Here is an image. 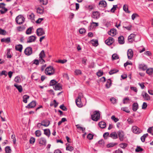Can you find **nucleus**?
<instances>
[{
	"label": "nucleus",
	"instance_id": "nucleus-31",
	"mask_svg": "<svg viewBox=\"0 0 153 153\" xmlns=\"http://www.w3.org/2000/svg\"><path fill=\"white\" fill-rule=\"evenodd\" d=\"M33 29V27H30L29 28H28L26 30V33L27 34L29 35L30 34L32 33V30Z\"/></svg>",
	"mask_w": 153,
	"mask_h": 153
},
{
	"label": "nucleus",
	"instance_id": "nucleus-10",
	"mask_svg": "<svg viewBox=\"0 0 153 153\" xmlns=\"http://www.w3.org/2000/svg\"><path fill=\"white\" fill-rule=\"evenodd\" d=\"M114 41V39L113 38L109 37L105 41V42L108 45H110L113 43Z\"/></svg>",
	"mask_w": 153,
	"mask_h": 153
},
{
	"label": "nucleus",
	"instance_id": "nucleus-45",
	"mask_svg": "<svg viewBox=\"0 0 153 153\" xmlns=\"http://www.w3.org/2000/svg\"><path fill=\"white\" fill-rule=\"evenodd\" d=\"M128 146V144L126 143H122L119 144V146L120 147L123 149H125Z\"/></svg>",
	"mask_w": 153,
	"mask_h": 153
},
{
	"label": "nucleus",
	"instance_id": "nucleus-4",
	"mask_svg": "<svg viewBox=\"0 0 153 153\" xmlns=\"http://www.w3.org/2000/svg\"><path fill=\"white\" fill-rule=\"evenodd\" d=\"M25 53L27 56H30L32 53V49L30 47H28L25 48L24 51Z\"/></svg>",
	"mask_w": 153,
	"mask_h": 153
},
{
	"label": "nucleus",
	"instance_id": "nucleus-51",
	"mask_svg": "<svg viewBox=\"0 0 153 153\" xmlns=\"http://www.w3.org/2000/svg\"><path fill=\"white\" fill-rule=\"evenodd\" d=\"M83 97V94L82 93H79L78 94V97L76 99L80 100L81 99V98Z\"/></svg>",
	"mask_w": 153,
	"mask_h": 153
},
{
	"label": "nucleus",
	"instance_id": "nucleus-39",
	"mask_svg": "<svg viewBox=\"0 0 153 153\" xmlns=\"http://www.w3.org/2000/svg\"><path fill=\"white\" fill-rule=\"evenodd\" d=\"M143 150V149L141 148L140 146H137L135 149L136 152H142Z\"/></svg>",
	"mask_w": 153,
	"mask_h": 153
},
{
	"label": "nucleus",
	"instance_id": "nucleus-41",
	"mask_svg": "<svg viewBox=\"0 0 153 153\" xmlns=\"http://www.w3.org/2000/svg\"><path fill=\"white\" fill-rule=\"evenodd\" d=\"M130 100V99L127 97L125 98L123 100V103L124 104H127L128 103H129V101Z\"/></svg>",
	"mask_w": 153,
	"mask_h": 153
},
{
	"label": "nucleus",
	"instance_id": "nucleus-17",
	"mask_svg": "<svg viewBox=\"0 0 153 153\" xmlns=\"http://www.w3.org/2000/svg\"><path fill=\"white\" fill-rule=\"evenodd\" d=\"M15 49L17 51L21 52L23 49V46L21 44H18L16 45L15 46Z\"/></svg>",
	"mask_w": 153,
	"mask_h": 153
},
{
	"label": "nucleus",
	"instance_id": "nucleus-15",
	"mask_svg": "<svg viewBox=\"0 0 153 153\" xmlns=\"http://www.w3.org/2000/svg\"><path fill=\"white\" fill-rule=\"evenodd\" d=\"M142 95L145 100H150V97L146 92H143L142 93Z\"/></svg>",
	"mask_w": 153,
	"mask_h": 153
},
{
	"label": "nucleus",
	"instance_id": "nucleus-46",
	"mask_svg": "<svg viewBox=\"0 0 153 153\" xmlns=\"http://www.w3.org/2000/svg\"><path fill=\"white\" fill-rule=\"evenodd\" d=\"M35 134L36 136L37 137H40L41 135V133L40 131L38 130L35 131Z\"/></svg>",
	"mask_w": 153,
	"mask_h": 153
},
{
	"label": "nucleus",
	"instance_id": "nucleus-34",
	"mask_svg": "<svg viewBox=\"0 0 153 153\" xmlns=\"http://www.w3.org/2000/svg\"><path fill=\"white\" fill-rule=\"evenodd\" d=\"M42 122V126L45 127L48 126L50 124V122L49 121H45L43 120Z\"/></svg>",
	"mask_w": 153,
	"mask_h": 153
},
{
	"label": "nucleus",
	"instance_id": "nucleus-7",
	"mask_svg": "<svg viewBox=\"0 0 153 153\" xmlns=\"http://www.w3.org/2000/svg\"><path fill=\"white\" fill-rule=\"evenodd\" d=\"M132 131L135 134H139L141 131V130L137 126H134L132 127Z\"/></svg>",
	"mask_w": 153,
	"mask_h": 153
},
{
	"label": "nucleus",
	"instance_id": "nucleus-57",
	"mask_svg": "<svg viewBox=\"0 0 153 153\" xmlns=\"http://www.w3.org/2000/svg\"><path fill=\"white\" fill-rule=\"evenodd\" d=\"M7 8H3L1 10H0V12L1 14L4 13L7 11Z\"/></svg>",
	"mask_w": 153,
	"mask_h": 153
},
{
	"label": "nucleus",
	"instance_id": "nucleus-22",
	"mask_svg": "<svg viewBox=\"0 0 153 153\" xmlns=\"http://www.w3.org/2000/svg\"><path fill=\"white\" fill-rule=\"evenodd\" d=\"M99 5L100 7H105L107 6V3L105 1L102 0L99 2Z\"/></svg>",
	"mask_w": 153,
	"mask_h": 153
},
{
	"label": "nucleus",
	"instance_id": "nucleus-19",
	"mask_svg": "<svg viewBox=\"0 0 153 153\" xmlns=\"http://www.w3.org/2000/svg\"><path fill=\"white\" fill-rule=\"evenodd\" d=\"M39 143L42 145L45 146L46 144V140L44 138L42 137L39 140Z\"/></svg>",
	"mask_w": 153,
	"mask_h": 153
},
{
	"label": "nucleus",
	"instance_id": "nucleus-8",
	"mask_svg": "<svg viewBox=\"0 0 153 153\" xmlns=\"http://www.w3.org/2000/svg\"><path fill=\"white\" fill-rule=\"evenodd\" d=\"M127 55L128 59H131L133 56V52L131 49L128 50L127 52Z\"/></svg>",
	"mask_w": 153,
	"mask_h": 153
},
{
	"label": "nucleus",
	"instance_id": "nucleus-13",
	"mask_svg": "<svg viewBox=\"0 0 153 153\" xmlns=\"http://www.w3.org/2000/svg\"><path fill=\"white\" fill-rule=\"evenodd\" d=\"M138 68L140 70L144 71L147 69V67L144 64H139L138 65Z\"/></svg>",
	"mask_w": 153,
	"mask_h": 153
},
{
	"label": "nucleus",
	"instance_id": "nucleus-53",
	"mask_svg": "<svg viewBox=\"0 0 153 153\" xmlns=\"http://www.w3.org/2000/svg\"><path fill=\"white\" fill-rule=\"evenodd\" d=\"M112 59L113 60L117 59H119L118 56L116 54H114L112 55Z\"/></svg>",
	"mask_w": 153,
	"mask_h": 153
},
{
	"label": "nucleus",
	"instance_id": "nucleus-14",
	"mask_svg": "<svg viewBox=\"0 0 153 153\" xmlns=\"http://www.w3.org/2000/svg\"><path fill=\"white\" fill-rule=\"evenodd\" d=\"M100 14L98 11H94L93 12L92 17L95 19H97L100 17Z\"/></svg>",
	"mask_w": 153,
	"mask_h": 153
},
{
	"label": "nucleus",
	"instance_id": "nucleus-35",
	"mask_svg": "<svg viewBox=\"0 0 153 153\" xmlns=\"http://www.w3.org/2000/svg\"><path fill=\"white\" fill-rule=\"evenodd\" d=\"M123 10L126 13H129L130 12L128 10V6L127 5L124 4L123 7Z\"/></svg>",
	"mask_w": 153,
	"mask_h": 153
},
{
	"label": "nucleus",
	"instance_id": "nucleus-44",
	"mask_svg": "<svg viewBox=\"0 0 153 153\" xmlns=\"http://www.w3.org/2000/svg\"><path fill=\"white\" fill-rule=\"evenodd\" d=\"M118 7L117 5H114L113 7L111 10V12L112 13H114L117 8Z\"/></svg>",
	"mask_w": 153,
	"mask_h": 153
},
{
	"label": "nucleus",
	"instance_id": "nucleus-28",
	"mask_svg": "<svg viewBox=\"0 0 153 153\" xmlns=\"http://www.w3.org/2000/svg\"><path fill=\"white\" fill-rule=\"evenodd\" d=\"M44 12V8L43 7H38L37 9V13L40 14H42Z\"/></svg>",
	"mask_w": 153,
	"mask_h": 153
},
{
	"label": "nucleus",
	"instance_id": "nucleus-27",
	"mask_svg": "<svg viewBox=\"0 0 153 153\" xmlns=\"http://www.w3.org/2000/svg\"><path fill=\"white\" fill-rule=\"evenodd\" d=\"M2 42H5L7 43H9L10 41V37H8L6 38H3L1 40Z\"/></svg>",
	"mask_w": 153,
	"mask_h": 153
},
{
	"label": "nucleus",
	"instance_id": "nucleus-49",
	"mask_svg": "<svg viewBox=\"0 0 153 153\" xmlns=\"http://www.w3.org/2000/svg\"><path fill=\"white\" fill-rule=\"evenodd\" d=\"M66 149L67 150L72 151L74 150V149L72 146H66Z\"/></svg>",
	"mask_w": 153,
	"mask_h": 153
},
{
	"label": "nucleus",
	"instance_id": "nucleus-61",
	"mask_svg": "<svg viewBox=\"0 0 153 153\" xmlns=\"http://www.w3.org/2000/svg\"><path fill=\"white\" fill-rule=\"evenodd\" d=\"M111 119L113 120L115 122H116L119 120L118 118H116L115 116L114 115H113L111 117Z\"/></svg>",
	"mask_w": 153,
	"mask_h": 153
},
{
	"label": "nucleus",
	"instance_id": "nucleus-2",
	"mask_svg": "<svg viewBox=\"0 0 153 153\" xmlns=\"http://www.w3.org/2000/svg\"><path fill=\"white\" fill-rule=\"evenodd\" d=\"M100 113L99 111H95L93 112V114L91 116L92 119L94 121H97L100 119Z\"/></svg>",
	"mask_w": 153,
	"mask_h": 153
},
{
	"label": "nucleus",
	"instance_id": "nucleus-60",
	"mask_svg": "<svg viewBox=\"0 0 153 153\" xmlns=\"http://www.w3.org/2000/svg\"><path fill=\"white\" fill-rule=\"evenodd\" d=\"M34 15L33 13H31L30 14L28 17V18L31 20H33L34 19Z\"/></svg>",
	"mask_w": 153,
	"mask_h": 153
},
{
	"label": "nucleus",
	"instance_id": "nucleus-33",
	"mask_svg": "<svg viewBox=\"0 0 153 153\" xmlns=\"http://www.w3.org/2000/svg\"><path fill=\"white\" fill-rule=\"evenodd\" d=\"M44 134L46 136L49 137L50 134V130L49 129H44Z\"/></svg>",
	"mask_w": 153,
	"mask_h": 153
},
{
	"label": "nucleus",
	"instance_id": "nucleus-47",
	"mask_svg": "<svg viewBox=\"0 0 153 153\" xmlns=\"http://www.w3.org/2000/svg\"><path fill=\"white\" fill-rule=\"evenodd\" d=\"M40 3L41 4L45 5L47 4L48 1L47 0H40Z\"/></svg>",
	"mask_w": 153,
	"mask_h": 153
},
{
	"label": "nucleus",
	"instance_id": "nucleus-23",
	"mask_svg": "<svg viewBox=\"0 0 153 153\" xmlns=\"http://www.w3.org/2000/svg\"><path fill=\"white\" fill-rule=\"evenodd\" d=\"M99 126L100 128H104L106 127V124L105 122L102 121L99 123Z\"/></svg>",
	"mask_w": 153,
	"mask_h": 153
},
{
	"label": "nucleus",
	"instance_id": "nucleus-16",
	"mask_svg": "<svg viewBox=\"0 0 153 153\" xmlns=\"http://www.w3.org/2000/svg\"><path fill=\"white\" fill-rule=\"evenodd\" d=\"M108 34L112 36H114L116 33V30L114 29H111L108 32Z\"/></svg>",
	"mask_w": 153,
	"mask_h": 153
},
{
	"label": "nucleus",
	"instance_id": "nucleus-48",
	"mask_svg": "<svg viewBox=\"0 0 153 153\" xmlns=\"http://www.w3.org/2000/svg\"><path fill=\"white\" fill-rule=\"evenodd\" d=\"M7 58H10L12 57V56L10 53V49H7Z\"/></svg>",
	"mask_w": 153,
	"mask_h": 153
},
{
	"label": "nucleus",
	"instance_id": "nucleus-9",
	"mask_svg": "<svg viewBox=\"0 0 153 153\" xmlns=\"http://www.w3.org/2000/svg\"><path fill=\"white\" fill-rule=\"evenodd\" d=\"M136 35L132 33L128 37V39L129 42L132 43L135 40Z\"/></svg>",
	"mask_w": 153,
	"mask_h": 153
},
{
	"label": "nucleus",
	"instance_id": "nucleus-18",
	"mask_svg": "<svg viewBox=\"0 0 153 153\" xmlns=\"http://www.w3.org/2000/svg\"><path fill=\"white\" fill-rule=\"evenodd\" d=\"M75 102L76 105L79 107L81 108L83 104L81 99L80 100H79L76 99Z\"/></svg>",
	"mask_w": 153,
	"mask_h": 153
},
{
	"label": "nucleus",
	"instance_id": "nucleus-58",
	"mask_svg": "<svg viewBox=\"0 0 153 153\" xmlns=\"http://www.w3.org/2000/svg\"><path fill=\"white\" fill-rule=\"evenodd\" d=\"M74 72L76 75L81 74H82L81 71L79 69L76 70Z\"/></svg>",
	"mask_w": 153,
	"mask_h": 153
},
{
	"label": "nucleus",
	"instance_id": "nucleus-3",
	"mask_svg": "<svg viewBox=\"0 0 153 153\" xmlns=\"http://www.w3.org/2000/svg\"><path fill=\"white\" fill-rule=\"evenodd\" d=\"M25 18L22 15H20L16 17V23L19 25H21L24 22Z\"/></svg>",
	"mask_w": 153,
	"mask_h": 153
},
{
	"label": "nucleus",
	"instance_id": "nucleus-52",
	"mask_svg": "<svg viewBox=\"0 0 153 153\" xmlns=\"http://www.w3.org/2000/svg\"><path fill=\"white\" fill-rule=\"evenodd\" d=\"M11 138L13 139V142L14 144H15L16 142V139L15 137V135L14 134H13L11 136Z\"/></svg>",
	"mask_w": 153,
	"mask_h": 153
},
{
	"label": "nucleus",
	"instance_id": "nucleus-11",
	"mask_svg": "<svg viewBox=\"0 0 153 153\" xmlns=\"http://www.w3.org/2000/svg\"><path fill=\"white\" fill-rule=\"evenodd\" d=\"M36 37L33 35L29 36L27 41V43H31L35 41L36 39Z\"/></svg>",
	"mask_w": 153,
	"mask_h": 153
},
{
	"label": "nucleus",
	"instance_id": "nucleus-20",
	"mask_svg": "<svg viewBox=\"0 0 153 153\" xmlns=\"http://www.w3.org/2000/svg\"><path fill=\"white\" fill-rule=\"evenodd\" d=\"M53 89L56 90H60L62 89V86L59 83H56L53 87Z\"/></svg>",
	"mask_w": 153,
	"mask_h": 153
},
{
	"label": "nucleus",
	"instance_id": "nucleus-21",
	"mask_svg": "<svg viewBox=\"0 0 153 153\" xmlns=\"http://www.w3.org/2000/svg\"><path fill=\"white\" fill-rule=\"evenodd\" d=\"M138 108V105L137 102L134 103L132 105V110L134 111H136Z\"/></svg>",
	"mask_w": 153,
	"mask_h": 153
},
{
	"label": "nucleus",
	"instance_id": "nucleus-64",
	"mask_svg": "<svg viewBox=\"0 0 153 153\" xmlns=\"http://www.w3.org/2000/svg\"><path fill=\"white\" fill-rule=\"evenodd\" d=\"M110 101L112 103L114 104L116 103L117 100L114 97H112L110 99Z\"/></svg>",
	"mask_w": 153,
	"mask_h": 153
},
{
	"label": "nucleus",
	"instance_id": "nucleus-54",
	"mask_svg": "<svg viewBox=\"0 0 153 153\" xmlns=\"http://www.w3.org/2000/svg\"><path fill=\"white\" fill-rule=\"evenodd\" d=\"M94 135L91 133L89 134L87 136V138L89 140H91L93 139Z\"/></svg>",
	"mask_w": 153,
	"mask_h": 153
},
{
	"label": "nucleus",
	"instance_id": "nucleus-26",
	"mask_svg": "<svg viewBox=\"0 0 153 153\" xmlns=\"http://www.w3.org/2000/svg\"><path fill=\"white\" fill-rule=\"evenodd\" d=\"M14 86H15L18 90L19 92H21L22 91V88L21 85H18L16 84H14Z\"/></svg>",
	"mask_w": 153,
	"mask_h": 153
},
{
	"label": "nucleus",
	"instance_id": "nucleus-5",
	"mask_svg": "<svg viewBox=\"0 0 153 153\" xmlns=\"http://www.w3.org/2000/svg\"><path fill=\"white\" fill-rule=\"evenodd\" d=\"M36 33L37 35L39 36H41L45 34V32L43 29L41 28H38L36 30Z\"/></svg>",
	"mask_w": 153,
	"mask_h": 153
},
{
	"label": "nucleus",
	"instance_id": "nucleus-24",
	"mask_svg": "<svg viewBox=\"0 0 153 153\" xmlns=\"http://www.w3.org/2000/svg\"><path fill=\"white\" fill-rule=\"evenodd\" d=\"M109 137L113 139H116L117 138V135L116 132H113L110 135Z\"/></svg>",
	"mask_w": 153,
	"mask_h": 153
},
{
	"label": "nucleus",
	"instance_id": "nucleus-32",
	"mask_svg": "<svg viewBox=\"0 0 153 153\" xmlns=\"http://www.w3.org/2000/svg\"><path fill=\"white\" fill-rule=\"evenodd\" d=\"M29 98V96L25 95L23 96V101L25 103L27 102V100Z\"/></svg>",
	"mask_w": 153,
	"mask_h": 153
},
{
	"label": "nucleus",
	"instance_id": "nucleus-6",
	"mask_svg": "<svg viewBox=\"0 0 153 153\" xmlns=\"http://www.w3.org/2000/svg\"><path fill=\"white\" fill-rule=\"evenodd\" d=\"M120 141H123L124 140V134L122 131H119L117 132Z\"/></svg>",
	"mask_w": 153,
	"mask_h": 153
},
{
	"label": "nucleus",
	"instance_id": "nucleus-50",
	"mask_svg": "<svg viewBox=\"0 0 153 153\" xmlns=\"http://www.w3.org/2000/svg\"><path fill=\"white\" fill-rule=\"evenodd\" d=\"M121 110L127 113H129L130 112L128 108L127 107H123L121 108Z\"/></svg>",
	"mask_w": 153,
	"mask_h": 153
},
{
	"label": "nucleus",
	"instance_id": "nucleus-29",
	"mask_svg": "<svg viewBox=\"0 0 153 153\" xmlns=\"http://www.w3.org/2000/svg\"><path fill=\"white\" fill-rule=\"evenodd\" d=\"M111 85V82L110 79H108L107 81V83L105 85L106 87L108 88L110 87Z\"/></svg>",
	"mask_w": 153,
	"mask_h": 153
},
{
	"label": "nucleus",
	"instance_id": "nucleus-56",
	"mask_svg": "<svg viewBox=\"0 0 153 153\" xmlns=\"http://www.w3.org/2000/svg\"><path fill=\"white\" fill-rule=\"evenodd\" d=\"M85 7L90 10H92L93 9V6L92 5H86L85 6Z\"/></svg>",
	"mask_w": 153,
	"mask_h": 153
},
{
	"label": "nucleus",
	"instance_id": "nucleus-55",
	"mask_svg": "<svg viewBox=\"0 0 153 153\" xmlns=\"http://www.w3.org/2000/svg\"><path fill=\"white\" fill-rule=\"evenodd\" d=\"M67 62V60L66 59H63V60H59L57 61H56L57 62L59 63H61L62 64H64Z\"/></svg>",
	"mask_w": 153,
	"mask_h": 153
},
{
	"label": "nucleus",
	"instance_id": "nucleus-59",
	"mask_svg": "<svg viewBox=\"0 0 153 153\" xmlns=\"http://www.w3.org/2000/svg\"><path fill=\"white\" fill-rule=\"evenodd\" d=\"M60 108L62 110L64 111H67V108L63 104L61 105L60 106Z\"/></svg>",
	"mask_w": 153,
	"mask_h": 153
},
{
	"label": "nucleus",
	"instance_id": "nucleus-42",
	"mask_svg": "<svg viewBox=\"0 0 153 153\" xmlns=\"http://www.w3.org/2000/svg\"><path fill=\"white\" fill-rule=\"evenodd\" d=\"M118 71V70L116 69H114L110 70L109 71V74L112 75L114 73L117 72Z\"/></svg>",
	"mask_w": 153,
	"mask_h": 153
},
{
	"label": "nucleus",
	"instance_id": "nucleus-25",
	"mask_svg": "<svg viewBox=\"0 0 153 153\" xmlns=\"http://www.w3.org/2000/svg\"><path fill=\"white\" fill-rule=\"evenodd\" d=\"M118 40L119 43L121 44L124 43V38L123 36H120L118 37Z\"/></svg>",
	"mask_w": 153,
	"mask_h": 153
},
{
	"label": "nucleus",
	"instance_id": "nucleus-62",
	"mask_svg": "<svg viewBox=\"0 0 153 153\" xmlns=\"http://www.w3.org/2000/svg\"><path fill=\"white\" fill-rule=\"evenodd\" d=\"M99 144L101 146H103L104 145V141L103 140H100L98 142Z\"/></svg>",
	"mask_w": 153,
	"mask_h": 153
},
{
	"label": "nucleus",
	"instance_id": "nucleus-63",
	"mask_svg": "<svg viewBox=\"0 0 153 153\" xmlns=\"http://www.w3.org/2000/svg\"><path fill=\"white\" fill-rule=\"evenodd\" d=\"M147 106V104L146 103L144 102L142 105V109H145Z\"/></svg>",
	"mask_w": 153,
	"mask_h": 153
},
{
	"label": "nucleus",
	"instance_id": "nucleus-12",
	"mask_svg": "<svg viewBox=\"0 0 153 153\" xmlns=\"http://www.w3.org/2000/svg\"><path fill=\"white\" fill-rule=\"evenodd\" d=\"M36 102L35 101H33L31 102L28 104V105L26 106V108H34L36 105Z\"/></svg>",
	"mask_w": 153,
	"mask_h": 153
},
{
	"label": "nucleus",
	"instance_id": "nucleus-30",
	"mask_svg": "<svg viewBox=\"0 0 153 153\" xmlns=\"http://www.w3.org/2000/svg\"><path fill=\"white\" fill-rule=\"evenodd\" d=\"M91 42L93 45L95 46H97L98 45V41L97 40L92 39Z\"/></svg>",
	"mask_w": 153,
	"mask_h": 153
},
{
	"label": "nucleus",
	"instance_id": "nucleus-38",
	"mask_svg": "<svg viewBox=\"0 0 153 153\" xmlns=\"http://www.w3.org/2000/svg\"><path fill=\"white\" fill-rule=\"evenodd\" d=\"M5 150L6 153H10L11 152V150L9 146H7L5 147Z\"/></svg>",
	"mask_w": 153,
	"mask_h": 153
},
{
	"label": "nucleus",
	"instance_id": "nucleus-40",
	"mask_svg": "<svg viewBox=\"0 0 153 153\" xmlns=\"http://www.w3.org/2000/svg\"><path fill=\"white\" fill-rule=\"evenodd\" d=\"M57 83V82H56L55 80L53 79L50 82V86H53L54 85H55L56 83Z\"/></svg>",
	"mask_w": 153,
	"mask_h": 153
},
{
	"label": "nucleus",
	"instance_id": "nucleus-37",
	"mask_svg": "<svg viewBox=\"0 0 153 153\" xmlns=\"http://www.w3.org/2000/svg\"><path fill=\"white\" fill-rule=\"evenodd\" d=\"M39 58H44L45 56L44 51L42 50L39 53Z\"/></svg>",
	"mask_w": 153,
	"mask_h": 153
},
{
	"label": "nucleus",
	"instance_id": "nucleus-43",
	"mask_svg": "<svg viewBox=\"0 0 153 153\" xmlns=\"http://www.w3.org/2000/svg\"><path fill=\"white\" fill-rule=\"evenodd\" d=\"M117 144V143H110L108 144L106 146L107 148H110V147H113L114 146L116 145Z\"/></svg>",
	"mask_w": 153,
	"mask_h": 153
},
{
	"label": "nucleus",
	"instance_id": "nucleus-1",
	"mask_svg": "<svg viewBox=\"0 0 153 153\" xmlns=\"http://www.w3.org/2000/svg\"><path fill=\"white\" fill-rule=\"evenodd\" d=\"M45 73L46 75L50 76L54 74L55 70L52 66H49L46 68Z\"/></svg>",
	"mask_w": 153,
	"mask_h": 153
},
{
	"label": "nucleus",
	"instance_id": "nucleus-36",
	"mask_svg": "<svg viewBox=\"0 0 153 153\" xmlns=\"http://www.w3.org/2000/svg\"><path fill=\"white\" fill-rule=\"evenodd\" d=\"M146 72L147 74H148L149 75L152 74L153 72V68H148L147 69Z\"/></svg>",
	"mask_w": 153,
	"mask_h": 153
}]
</instances>
